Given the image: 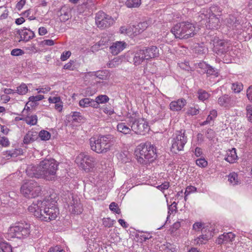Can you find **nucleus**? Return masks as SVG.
<instances>
[{"instance_id": "41", "label": "nucleus", "mask_w": 252, "mask_h": 252, "mask_svg": "<svg viewBox=\"0 0 252 252\" xmlns=\"http://www.w3.org/2000/svg\"><path fill=\"white\" fill-rule=\"evenodd\" d=\"M0 248L3 252H12V247L7 243H1Z\"/></svg>"}, {"instance_id": "64", "label": "nucleus", "mask_w": 252, "mask_h": 252, "mask_svg": "<svg viewBox=\"0 0 252 252\" xmlns=\"http://www.w3.org/2000/svg\"><path fill=\"white\" fill-rule=\"evenodd\" d=\"M26 3V0H20L16 4V8L19 10L22 9Z\"/></svg>"}, {"instance_id": "8", "label": "nucleus", "mask_w": 252, "mask_h": 252, "mask_svg": "<svg viewBox=\"0 0 252 252\" xmlns=\"http://www.w3.org/2000/svg\"><path fill=\"white\" fill-rule=\"evenodd\" d=\"M185 130L177 131L173 135L171 143L172 144L171 151L172 153L177 154L182 151L188 141L187 136L185 135Z\"/></svg>"}, {"instance_id": "47", "label": "nucleus", "mask_w": 252, "mask_h": 252, "mask_svg": "<svg viewBox=\"0 0 252 252\" xmlns=\"http://www.w3.org/2000/svg\"><path fill=\"white\" fill-rule=\"evenodd\" d=\"M199 112V108H196L193 107H190L189 108L187 114L188 115L194 116L198 114Z\"/></svg>"}, {"instance_id": "25", "label": "nucleus", "mask_w": 252, "mask_h": 252, "mask_svg": "<svg viewBox=\"0 0 252 252\" xmlns=\"http://www.w3.org/2000/svg\"><path fill=\"white\" fill-rule=\"evenodd\" d=\"M38 137V133L34 131H29L24 137L23 142L28 144L35 141Z\"/></svg>"}, {"instance_id": "50", "label": "nucleus", "mask_w": 252, "mask_h": 252, "mask_svg": "<svg viewBox=\"0 0 252 252\" xmlns=\"http://www.w3.org/2000/svg\"><path fill=\"white\" fill-rule=\"evenodd\" d=\"M204 224L201 222H195L193 225V229L196 231H199L201 230V231H203Z\"/></svg>"}, {"instance_id": "45", "label": "nucleus", "mask_w": 252, "mask_h": 252, "mask_svg": "<svg viewBox=\"0 0 252 252\" xmlns=\"http://www.w3.org/2000/svg\"><path fill=\"white\" fill-rule=\"evenodd\" d=\"M120 59L118 58H115L112 61H111L108 63V66L110 68H114L116 67V66H118L120 64Z\"/></svg>"}, {"instance_id": "15", "label": "nucleus", "mask_w": 252, "mask_h": 252, "mask_svg": "<svg viewBox=\"0 0 252 252\" xmlns=\"http://www.w3.org/2000/svg\"><path fill=\"white\" fill-rule=\"evenodd\" d=\"M130 54L133 64L135 66L141 64L148 60L143 49L137 50L131 53Z\"/></svg>"}, {"instance_id": "11", "label": "nucleus", "mask_w": 252, "mask_h": 252, "mask_svg": "<svg viewBox=\"0 0 252 252\" xmlns=\"http://www.w3.org/2000/svg\"><path fill=\"white\" fill-rule=\"evenodd\" d=\"M114 23L111 16L107 15L103 11H99L96 14L95 23L98 28L104 29L112 26Z\"/></svg>"}, {"instance_id": "49", "label": "nucleus", "mask_w": 252, "mask_h": 252, "mask_svg": "<svg viewBox=\"0 0 252 252\" xmlns=\"http://www.w3.org/2000/svg\"><path fill=\"white\" fill-rule=\"evenodd\" d=\"M44 96L43 95H37L36 96H31L29 97V101L35 103L36 102L42 100L44 98Z\"/></svg>"}, {"instance_id": "36", "label": "nucleus", "mask_w": 252, "mask_h": 252, "mask_svg": "<svg viewBox=\"0 0 252 252\" xmlns=\"http://www.w3.org/2000/svg\"><path fill=\"white\" fill-rule=\"evenodd\" d=\"M243 88V85L242 83L240 82H235L232 84L231 89L232 91L236 93H240Z\"/></svg>"}, {"instance_id": "57", "label": "nucleus", "mask_w": 252, "mask_h": 252, "mask_svg": "<svg viewBox=\"0 0 252 252\" xmlns=\"http://www.w3.org/2000/svg\"><path fill=\"white\" fill-rule=\"evenodd\" d=\"M164 251L165 252H174L175 251V248L170 243H167L165 246Z\"/></svg>"}, {"instance_id": "5", "label": "nucleus", "mask_w": 252, "mask_h": 252, "mask_svg": "<svg viewBox=\"0 0 252 252\" xmlns=\"http://www.w3.org/2000/svg\"><path fill=\"white\" fill-rule=\"evenodd\" d=\"M171 32L176 38L188 39L193 37L196 33L195 27L191 23L183 22L176 24L171 29Z\"/></svg>"}, {"instance_id": "52", "label": "nucleus", "mask_w": 252, "mask_h": 252, "mask_svg": "<svg viewBox=\"0 0 252 252\" xmlns=\"http://www.w3.org/2000/svg\"><path fill=\"white\" fill-rule=\"evenodd\" d=\"M217 116V111L216 110H212L210 111V114L208 116L207 119L210 122L214 120Z\"/></svg>"}, {"instance_id": "4", "label": "nucleus", "mask_w": 252, "mask_h": 252, "mask_svg": "<svg viewBox=\"0 0 252 252\" xmlns=\"http://www.w3.org/2000/svg\"><path fill=\"white\" fill-rule=\"evenodd\" d=\"M114 136L111 134L99 135L97 139L91 138L90 144L91 149L98 154L106 153L113 144Z\"/></svg>"}, {"instance_id": "55", "label": "nucleus", "mask_w": 252, "mask_h": 252, "mask_svg": "<svg viewBox=\"0 0 252 252\" xmlns=\"http://www.w3.org/2000/svg\"><path fill=\"white\" fill-rule=\"evenodd\" d=\"M71 53L69 51H65L63 53L61 56V60L62 61H66L68 58H69Z\"/></svg>"}, {"instance_id": "34", "label": "nucleus", "mask_w": 252, "mask_h": 252, "mask_svg": "<svg viewBox=\"0 0 252 252\" xmlns=\"http://www.w3.org/2000/svg\"><path fill=\"white\" fill-rule=\"evenodd\" d=\"M28 91V88L27 86L24 84H21L19 87L17 88V90L15 91L16 93L21 95L25 94Z\"/></svg>"}, {"instance_id": "14", "label": "nucleus", "mask_w": 252, "mask_h": 252, "mask_svg": "<svg viewBox=\"0 0 252 252\" xmlns=\"http://www.w3.org/2000/svg\"><path fill=\"white\" fill-rule=\"evenodd\" d=\"M218 102L220 106L229 109L233 107L238 102V100L235 95L224 94L219 98Z\"/></svg>"}, {"instance_id": "31", "label": "nucleus", "mask_w": 252, "mask_h": 252, "mask_svg": "<svg viewBox=\"0 0 252 252\" xmlns=\"http://www.w3.org/2000/svg\"><path fill=\"white\" fill-rule=\"evenodd\" d=\"M141 4V0H127L126 5L128 8H135L139 7Z\"/></svg>"}, {"instance_id": "38", "label": "nucleus", "mask_w": 252, "mask_h": 252, "mask_svg": "<svg viewBox=\"0 0 252 252\" xmlns=\"http://www.w3.org/2000/svg\"><path fill=\"white\" fill-rule=\"evenodd\" d=\"M211 238V235L208 234H203L200 235L197 239L195 240L196 241V243L198 244H202L204 243V241H208Z\"/></svg>"}, {"instance_id": "62", "label": "nucleus", "mask_w": 252, "mask_h": 252, "mask_svg": "<svg viewBox=\"0 0 252 252\" xmlns=\"http://www.w3.org/2000/svg\"><path fill=\"white\" fill-rule=\"evenodd\" d=\"M48 101L50 103H57L60 102L61 98L60 97H50L48 99Z\"/></svg>"}, {"instance_id": "6", "label": "nucleus", "mask_w": 252, "mask_h": 252, "mask_svg": "<svg viewBox=\"0 0 252 252\" xmlns=\"http://www.w3.org/2000/svg\"><path fill=\"white\" fill-rule=\"evenodd\" d=\"M42 188L34 180H30L25 183L21 188L22 194L27 198H32L38 196L41 192Z\"/></svg>"}, {"instance_id": "51", "label": "nucleus", "mask_w": 252, "mask_h": 252, "mask_svg": "<svg viewBox=\"0 0 252 252\" xmlns=\"http://www.w3.org/2000/svg\"><path fill=\"white\" fill-rule=\"evenodd\" d=\"M246 110L248 120L252 123V105H248L246 107Z\"/></svg>"}, {"instance_id": "56", "label": "nucleus", "mask_w": 252, "mask_h": 252, "mask_svg": "<svg viewBox=\"0 0 252 252\" xmlns=\"http://www.w3.org/2000/svg\"><path fill=\"white\" fill-rule=\"evenodd\" d=\"M51 90V88L49 86H46L45 87H42L40 88L39 87L37 89H36V90L37 91L38 93H47V92H49Z\"/></svg>"}, {"instance_id": "7", "label": "nucleus", "mask_w": 252, "mask_h": 252, "mask_svg": "<svg viewBox=\"0 0 252 252\" xmlns=\"http://www.w3.org/2000/svg\"><path fill=\"white\" fill-rule=\"evenodd\" d=\"M76 163L85 171H91L97 164L95 158L86 154L81 153L76 158Z\"/></svg>"}, {"instance_id": "3", "label": "nucleus", "mask_w": 252, "mask_h": 252, "mask_svg": "<svg viewBox=\"0 0 252 252\" xmlns=\"http://www.w3.org/2000/svg\"><path fill=\"white\" fill-rule=\"evenodd\" d=\"M135 154L138 161L141 164L152 162L157 157L156 149L155 146L150 142L139 145L135 151Z\"/></svg>"}, {"instance_id": "16", "label": "nucleus", "mask_w": 252, "mask_h": 252, "mask_svg": "<svg viewBox=\"0 0 252 252\" xmlns=\"http://www.w3.org/2000/svg\"><path fill=\"white\" fill-rule=\"evenodd\" d=\"M205 16L206 17L208 21L206 24L207 28L212 30L218 29L220 27V17H217L215 15H208L206 14Z\"/></svg>"}, {"instance_id": "53", "label": "nucleus", "mask_w": 252, "mask_h": 252, "mask_svg": "<svg viewBox=\"0 0 252 252\" xmlns=\"http://www.w3.org/2000/svg\"><path fill=\"white\" fill-rule=\"evenodd\" d=\"M10 142L8 139L5 137H0V145L3 147H7L9 146Z\"/></svg>"}, {"instance_id": "44", "label": "nucleus", "mask_w": 252, "mask_h": 252, "mask_svg": "<svg viewBox=\"0 0 252 252\" xmlns=\"http://www.w3.org/2000/svg\"><path fill=\"white\" fill-rule=\"evenodd\" d=\"M74 63V61L71 60L69 61V62L66 63L63 66V68L64 69H67L69 70H74L76 68V67L75 66Z\"/></svg>"}, {"instance_id": "1", "label": "nucleus", "mask_w": 252, "mask_h": 252, "mask_svg": "<svg viewBox=\"0 0 252 252\" xmlns=\"http://www.w3.org/2000/svg\"><path fill=\"white\" fill-rule=\"evenodd\" d=\"M56 194L53 193L42 201L33 202L28 210L41 220L50 221L55 220L59 214V209L56 207Z\"/></svg>"}, {"instance_id": "35", "label": "nucleus", "mask_w": 252, "mask_h": 252, "mask_svg": "<svg viewBox=\"0 0 252 252\" xmlns=\"http://www.w3.org/2000/svg\"><path fill=\"white\" fill-rule=\"evenodd\" d=\"M228 181L233 185H238L240 183V182L238 180V175L234 172L229 174Z\"/></svg>"}, {"instance_id": "42", "label": "nucleus", "mask_w": 252, "mask_h": 252, "mask_svg": "<svg viewBox=\"0 0 252 252\" xmlns=\"http://www.w3.org/2000/svg\"><path fill=\"white\" fill-rule=\"evenodd\" d=\"M206 73L208 75L218 76V70L208 65Z\"/></svg>"}, {"instance_id": "17", "label": "nucleus", "mask_w": 252, "mask_h": 252, "mask_svg": "<svg viewBox=\"0 0 252 252\" xmlns=\"http://www.w3.org/2000/svg\"><path fill=\"white\" fill-rule=\"evenodd\" d=\"M15 32L16 34H18L20 36L19 42L22 41L27 42L34 37V32L31 30H28L26 28L17 30Z\"/></svg>"}, {"instance_id": "32", "label": "nucleus", "mask_w": 252, "mask_h": 252, "mask_svg": "<svg viewBox=\"0 0 252 252\" xmlns=\"http://www.w3.org/2000/svg\"><path fill=\"white\" fill-rule=\"evenodd\" d=\"M109 98L106 95H99L95 98V100H94V102H96L97 104H98V108L100 103H106L109 101Z\"/></svg>"}, {"instance_id": "60", "label": "nucleus", "mask_w": 252, "mask_h": 252, "mask_svg": "<svg viewBox=\"0 0 252 252\" xmlns=\"http://www.w3.org/2000/svg\"><path fill=\"white\" fill-rule=\"evenodd\" d=\"M5 155L7 158L11 157H15L17 155L15 151H6Z\"/></svg>"}, {"instance_id": "28", "label": "nucleus", "mask_w": 252, "mask_h": 252, "mask_svg": "<svg viewBox=\"0 0 252 252\" xmlns=\"http://www.w3.org/2000/svg\"><path fill=\"white\" fill-rule=\"evenodd\" d=\"M148 27V24L147 22H140L136 26L133 27L135 29V31L133 29V32L136 34L140 33L146 30Z\"/></svg>"}, {"instance_id": "59", "label": "nucleus", "mask_w": 252, "mask_h": 252, "mask_svg": "<svg viewBox=\"0 0 252 252\" xmlns=\"http://www.w3.org/2000/svg\"><path fill=\"white\" fill-rule=\"evenodd\" d=\"M48 252H65V251L62 249L59 246H56L54 247L50 248Z\"/></svg>"}, {"instance_id": "29", "label": "nucleus", "mask_w": 252, "mask_h": 252, "mask_svg": "<svg viewBox=\"0 0 252 252\" xmlns=\"http://www.w3.org/2000/svg\"><path fill=\"white\" fill-rule=\"evenodd\" d=\"M221 12V9L217 6H212L210 7L209 11H207L208 15H215L217 17H220V13Z\"/></svg>"}, {"instance_id": "20", "label": "nucleus", "mask_w": 252, "mask_h": 252, "mask_svg": "<svg viewBox=\"0 0 252 252\" xmlns=\"http://www.w3.org/2000/svg\"><path fill=\"white\" fill-rule=\"evenodd\" d=\"M235 235L232 232L224 233L223 234L220 235L216 240V243L219 245L224 243H227L234 241Z\"/></svg>"}, {"instance_id": "27", "label": "nucleus", "mask_w": 252, "mask_h": 252, "mask_svg": "<svg viewBox=\"0 0 252 252\" xmlns=\"http://www.w3.org/2000/svg\"><path fill=\"white\" fill-rule=\"evenodd\" d=\"M126 122L127 124L122 122L119 123L117 125V130L118 131L125 134H129L131 131V128H129L127 121Z\"/></svg>"}, {"instance_id": "48", "label": "nucleus", "mask_w": 252, "mask_h": 252, "mask_svg": "<svg viewBox=\"0 0 252 252\" xmlns=\"http://www.w3.org/2000/svg\"><path fill=\"white\" fill-rule=\"evenodd\" d=\"M102 223L105 227H111L113 225V221L110 218H103Z\"/></svg>"}, {"instance_id": "19", "label": "nucleus", "mask_w": 252, "mask_h": 252, "mask_svg": "<svg viewBox=\"0 0 252 252\" xmlns=\"http://www.w3.org/2000/svg\"><path fill=\"white\" fill-rule=\"evenodd\" d=\"M187 104V101L184 98H179L172 101L169 104L170 109L173 111H180Z\"/></svg>"}, {"instance_id": "24", "label": "nucleus", "mask_w": 252, "mask_h": 252, "mask_svg": "<svg viewBox=\"0 0 252 252\" xmlns=\"http://www.w3.org/2000/svg\"><path fill=\"white\" fill-rule=\"evenodd\" d=\"M79 105L81 107H88L91 106L94 108H98V104L94 102V100L90 98H84L79 101Z\"/></svg>"}, {"instance_id": "13", "label": "nucleus", "mask_w": 252, "mask_h": 252, "mask_svg": "<svg viewBox=\"0 0 252 252\" xmlns=\"http://www.w3.org/2000/svg\"><path fill=\"white\" fill-rule=\"evenodd\" d=\"M213 51L219 55L226 53L229 49L230 43L223 40L216 39L214 40Z\"/></svg>"}, {"instance_id": "33", "label": "nucleus", "mask_w": 252, "mask_h": 252, "mask_svg": "<svg viewBox=\"0 0 252 252\" xmlns=\"http://www.w3.org/2000/svg\"><path fill=\"white\" fill-rule=\"evenodd\" d=\"M208 65V64L204 62H200L197 64L196 68L200 73L204 74L206 72Z\"/></svg>"}, {"instance_id": "10", "label": "nucleus", "mask_w": 252, "mask_h": 252, "mask_svg": "<svg viewBox=\"0 0 252 252\" xmlns=\"http://www.w3.org/2000/svg\"><path fill=\"white\" fill-rule=\"evenodd\" d=\"M127 123L131 130L136 134L144 135L149 130L148 123L143 119L130 116L128 118Z\"/></svg>"}, {"instance_id": "22", "label": "nucleus", "mask_w": 252, "mask_h": 252, "mask_svg": "<svg viewBox=\"0 0 252 252\" xmlns=\"http://www.w3.org/2000/svg\"><path fill=\"white\" fill-rule=\"evenodd\" d=\"M148 60L158 57V49L156 46H151L143 49Z\"/></svg>"}, {"instance_id": "58", "label": "nucleus", "mask_w": 252, "mask_h": 252, "mask_svg": "<svg viewBox=\"0 0 252 252\" xmlns=\"http://www.w3.org/2000/svg\"><path fill=\"white\" fill-rule=\"evenodd\" d=\"M206 137L209 140L213 139V138H214V137H215L214 131L211 128L208 129L207 131Z\"/></svg>"}, {"instance_id": "12", "label": "nucleus", "mask_w": 252, "mask_h": 252, "mask_svg": "<svg viewBox=\"0 0 252 252\" xmlns=\"http://www.w3.org/2000/svg\"><path fill=\"white\" fill-rule=\"evenodd\" d=\"M69 211L74 214H80L83 211L82 205L80 203L79 198L76 196L70 194L68 196V200H66Z\"/></svg>"}, {"instance_id": "61", "label": "nucleus", "mask_w": 252, "mask_h": 252, "mask_svg": "<svg viewBox=\"0 0 252 252\" xmlns=\"http://www.w3.org/2000/svg\"><path fill=\"white\" fill-rule=\"evenodd\" d=\"M169 187L168 182H164L162 184L158 187V188L160 190L163 191L164 190L167 189Z\"/></svg>"}, {"instance_id": "46", "label": "nucleus", "mask_w": 252, "mask_h": 252, "mask_svg": "<svg viewBox=\"0 0 252 252\" xmlns=\"http://www.w3.org/2000/svg\"><path fill=\"white\" fill-rule=\"evenodd\" d=\"M109 209L111 211L119 214L121 213V210L119 208L118 204L115 202H112L109 205Z\"/></svg>"}, {"instance_id": "21", "label": "nucleus", "mask_w": 252, "mask_h": 252, "mask_svg": "<svg viewBox=\"0 0 252 252\" xmlns=\"http://www.w3.org/2000/svg\"><path fill=\"white\" fill-rule=\"evenodd\" d=\"M126 46L125 42L123 41H116L113 43L110 47V52L113 55H117L121 51H122Z\"/></svg>"}, {"instance_id": "9", "label": "nucleus", "mask_w": 252, "mask_h": 252, "mask_svg": "<svg viewBox=\"0 0 252 252\" xmlns=\"http://www.w3.org/2000/svg\"><path fill=\"white\" fill-rule=\"evenodd\" d=\"M30 227L29 224L18 223L9 228L7 233L8 237L21 239L24 236H27L30 233Z\"/></svg>"}, {"instance_id": "54", "label": "nucleus", "mask_w": 252, "mask_h": 252, "mask_svg": "<svg viewBox=\"0 0 252 252\" xmlns=\"http://www.w3.org/2000/svg\"><path fill=\"white\" fill-rule=\"evenodd\" d=\"M24 51L20 49H14L11 52V55L13 56H18L24 54Z\"/></svg>"}, {"instance_id": "18", "label": "nucleus", "mask_w": 252, "mask_h": 252, "mask_svg": "<svg viewBox=\"0 0 252 252\" xmlns=\"http://www.w3.org/2000/svg\"><path fill=\"white\" fill-rule=\"evenodd\" d=\"M57 15L61 22H65L71 17V9L68 6L64 5L58 11Z\"/></svg>"}, {"instance_id": "30", "label": "nucleus", "mask_w": 252, "mask_h": 252, "mask_svg": "<svg viewBox=\"0 0 252 252\" xmlns=\"http://www.w3.org/2000/svg\"><path fill=\"white\" fill-rule=\"evenodd\" d=\"M26 123L31 126H33L36 124L37 122V117L35 115L28 116L24 119Z\"/></svg>"}, {"instance_id": "40", "label": "nucleus", "mask_w": 252, "mask_h": 252, "mask_svg": "<svg viewBox=\"0 0 252 252\" xmlns=\"http://www.w3.org/2000/svg\"><path fill=\"white\" fill-rule=\"evenodd\" d=\"M71 120L73 122L80 123L83 119V117L80 115V113L78 112H74L70 116Z\"/></svg>"}, {"instance_id": "43", "label": "nucleus", "mask_w": 252, "mask_h": 252, "mask_svg": "<svg viewBox=\"0 0 252 252\" xmlns=\"http://www.w3.org/2000/svg\"><path fill=\"white\" fill-rule=\"evenodd\" d=\"M196 164L201 168H204L208 165V162L204 158H199L196 160Z\"/></svg>"}, {"instance_id": "39", "label": "nucleus", "mask_w": 252, "mask_h": 252, "mask_svg": "<svg viewBox=\"0 0 252 252\" xmlns=\"http://www.w3.org/2000/svg\"><path fill=\"white\" fill-rule=\"evenodd\" d=\"M38 136L41 138L42 140H48L50 138L51 134L50 133L44 130H42L40 131L39 134H38Z\"/></svg>"}, {"instance_id": "26", "label": "nucleus", "mask_w": 252, "mask_h": 252, "mask_svg": "<svg viewBox=\"0 0 252 252\" xmlns=\"http://www.w3.org/2000/svg\"><path fill=\"white\" fill-rule=\"evenodd\" d=\"M237 159V156L236 153V149L232 148L227 152L226 157L224 159L227 162L232 163L236 161Z\"/></svg>"}, {"instance_id": "2", "label": "nucleus", "mask_w": 252, "mask_h": 252, "mask_svg": "<svg viewBox=\"0 0 252 252\" xmlns=\"http://www.w3.org/2000/svg\"><path fill=\"white\" fill-rule=\"evenodd\" d=\"M59 163L53 158H45L38 165H29L26 172L30 177L53 181L57 178Z\"/></svg>"}, {"instance_id": "37", "label": "nucleus", "mask_w": 252, "mask_h": 252, "mask_svg": "<svg viewBox=\"0 0 252 252\" xmlns=\"http://www.w3.org/2000/svg\"><path fill=\"white\" fill-rule=\"evenodd\" d=\"M209 97V94L205 91L199 90L198 91V97L199 100L204 101Z\"/></svg>"}, {"instance_id": "23", "label": "nucleus", "mask_w": 252, "mask_h": 252, "mask_svg": "<svg viewBox=\"0 0 252 252\" xmlns=\"http://www.w3.org/2000/svg\"><path fill=\"white\" fill-rule=\"evenodd\" d=\"M226 26L232 29H238V26L240 27V22L236 19V18L233 15H229L225 20Z\"/></svg>"}, {"instance_id": "63", "label": "nucleus", "mask_w": 252, "mask_h": 252, "mask_svg": "<svg viewBox=\"0 0 252 252\" xmlns=\"http://www.w3.org/2000/svg\"><path fill=\"white\" fill-rule=\"evenodd\" d=\"M247 96L251 101H252V85L250 86L247 91Z\"/></svg>"}]
</instances>
